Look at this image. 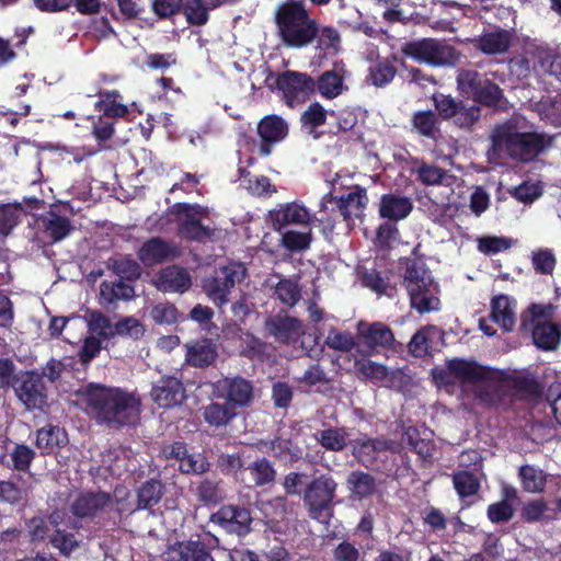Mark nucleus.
<instances>
[{
	"mask_svg": "<svg viewBox=\"0 0 561 561\" xmlns=\"http://www.w3.org/2000/svg\"><path fill=\"white\" fill-rule=\"evenodd\" d=\"M336 489V481L329 474H321L314 478L306 486L304 502L313 518H318L322 512L331 507Z\"/></svg>",
	"mask_w": 561,
	"mask_h": 561,
	"instance_id": "nucleus-12",
	"label": "nucleus"
},
{
	"mask_svg": "<svg viewBox=\"0 0 561 561\" xmlns=\"http://www.w3.org/2000/svg\"><path fill=\"white\" fill-rule=\"evenodd\" d=\"M90 334H96L99 337L107 339L113 336V325L104 313L100 310H88L84 314Z\"/></svg>",
	"mask_w": 561,
	"mask_h": 561,
	"instance_id": "nucleus-44",
	"label": "nucleus"
},
{
	"mask_svg": "<svg viewBox=\"0 0 561 561\" xmlns=\"http://www.w3.org/2000/svg\"><path fill=\"white\" fill-rule=\"evenodd\" d=\"M515 300L507 295H496L491 299V320L505 332L514 330L516 317L514 311Z\"/></svg>",
	"mask_w": 561,
	"mask_h": 561,
	"instance_id": "nucleus-28",
	"label": "nucleus"
},
{
	"mask_svg": "<svg viewBox=\"0 0 561 561\" xmlns=\"http://www.w3.org/2000/svg\"><path fill=\"white\" fill-rule=\"evenodd\" d=\"M328 114L319 102H312L300 116L301 126L308 129L309 134H313L317 128L325 124Z\"/></svg>",
	"mask_w": 561,
	"mask_h": 561,
	"instance_id": "nucleus-45",
	"label": "nucleus"
},
{
	"mask_svg": "<svg viewBox=\"0 0 561 561\" xmlns=\"http://www.w3.org/2000/svg\"><path fill=\"white\" fill-rule=\"evenodd\" d=\"M257 135L261 140L259 153L262 157H267L272 153L274 145L288 135L287 123L278 115H266L257 124Z\"/></svg>",
	"mask_w": 561,
	"mask_h": 561,
	"instance_id": "nucleus-17",
	"label": "nucleus"
},
{
	"mask_svg": "<svg viewBox=\"0 0 561 561\" xmlns=\"http://www.w3.org/2000/svg\"><path fill=\"white\" fill-rule=\"evenodd\" d=\"M16 36L19 39L15 43L0 37V68L12 62L18 57L14 48H20L25 45L27 38L25 30H22L21 33H16Z\"/></svg>",
	"mask_w": 561,
	"mask_h": 561,
	"instance_id": "nucleus-57",
	"label": "nucleus"
},
{
	"mask_svg": "<svg viewBox=\"0 0 561 561\" xmlns=\"http://www.w3.org/2000/svg\"><path fill=\"white\" fill-rule=\"evenodd\" d=\"M454 488L460 497L472 496L478 493L480 483L470 471L460 470L453 476Z\"/></svg>",
	"mask_w": 561,
	"mask_h": 561,
	"instance_id": "nucleus-47",
	"label": "nucleus"
},
{
	"mask_svg": "<svg viewBox=\"0 0 561 561\" xmlns=\"http://www.w3.org/2000/svg\"><path fill=\"white\" fill-rule=\"evenodd\" d=\"M445 333L435 325H426L414 333L407 344V351H439L445 346Z\"/></svg>",
	"mask_w": 561,
	"mask_h": 561,
	"instance_id": "nucleus-29",
	"label": "nucleus"
},
{
	"mask_svg": "<svg viewBox=\"0 0 561 561\" xmlns=\"http://www.w3.org/2000/svg\"><path fill=\"white\" fill-rule=\"evenodd\" d=\"M557 306L552 304H531L520 316V332H528L530 325L537 322H552L556 316Z\"/></svg>",
	"mask_w": 561,
	"mask_h": 561,
	"instance_id": "nucleus-36",
	"label": "nucleus"
},
{
	"mask_svg": "<svg viewBox=\"0 0 561 561\" xmlns=\"http://www.w3.org/2000/svg\"><path fill=\"white\" fill-rule=\"evenodd\" d=\"M456 80L458 90L481 105L497 106L503 99L502 89L485 73L473 69H460Z\"/></svg>",
	"mask_w": 561,
	"mask_h": 561,
	"instance_id": "nucleus-8",
	"label": "nucleus"
},
{
	"mask_svg": "<svg viewBox=\"0 0 561 561\" xmlns=\"http://www.w3.org/2000/svg\"><path fill=\"white\" fill-rule=\"evenodd\" d=\"M306 231H297L294 229H284L278 232L279 245L289 253H302L310 249L313 241L312 230L309 227Z\"/></svg>",
	"mask_w": 561,
	"mask_h": 561,
	"instance_id": "nucleus-35",
	"label": "nucleus"
},
{
	"mask_svg": "<svg viewBox=\"0 0 561 561\" xmlns=\"http://www.w3.org/2000/svg\"><path fill=\"white\" fill-rule=\"evenodd\" d=\"M316 39L318 48L322 50L324 54L337 51L341 43V36L337 30L334 28L333 26L320 27L318 25V34Z\"/></svg>",
	"mask_w": 561,
	"mask_h": 561,
	"instance_id": "nucleus-53",
	"label": "nucleus"
},
{
	"mask_svg": "<svg viewBox=\"0 0 561 561\" xmlns=\"http://www.w3.org/2000/svg\"><path fill=\"white\" fill-rule=\"evenodd\" d=\"M313 436L327 450L341 451L346 446L347 433L344 428L330 427L318 431Z\"/></svg>",
	"mask_w": 561,
	"mask_h": 561,
	"instance_id": "nucleus-40",
	"label": "nucleus"
},
{
	"mask_svg": "<svg viewBox=\"0 0 561 561\" xmlns=\"http://www.w3.org/2000/svg\"><path fill=\"white\" fill-rule=\"evenodd\" d=\"M98 95L100 96V101L96 102L95 107L102 111L105 116L121 118L127 115V106L117 101L122 99L119 91H99Z\"/></svg>",
	"mask_w": 561,
	"mask_h": 561,
	"instance_id": "nucleus-38",
	"label": "nucleus"
},
{
	"mask_svg": "<svg viewBox=\"0 0 561 561\" xmlns=\"http://www.w3.org/2000/svg\"><path fill=\"white\" fill-rule=\"evenodd\" d=\"M25 483L18 485L11 481H0V500L8 503H16L24 499L28 491Z\"/></svg>",
	"mask_w": 561,
	"mask_h": 561,
	"instance_id": "nucleus-62",
	"label": "nucleus"
},
{
	"mask_svg": "<svg viewBox=\"0 0 561 561\" xmlns=\"http://www.w3.org/2000/svg\"><path fill=\"white\" fill-rule=\"evenodd\" d=\"M180 256L179 247L161 237L147 239L137 251L138 260L146 266L152 267Z\"/></svg>",
	"mask_w": 561,
	"mask_h": 561,
	"instance_id": "nucleus-14",
	"label": "nucleus"
},
{
	"mask_svg": "<svg viewBox=\"0 0 561 561\" xmlns=\"http://www.w3.org/2000/svg\"><path fill=\"white\" fill-rule=\"evenodd\" d=\"M108 268L121 278L125 279H137L140 276L139 264L131 259L129 255L121 256L117 259H108Z\"/></svg>",
	"mask_w": 561,
	"mask_h": 561,
	"instance_id": "nucleus-46",
	"label": "nucleus"
},
{
	"mask_svg": "<svg viewBox=\"0 0 561 561\" xmlns=\"http://www.w3.org/2000/svg\"><path fill=\"white\" fill-rule=\"evenodd\" d=\"M522 333L530 334L534 345L541 351H556L561 342V325L554 322H537Z\"/></svg>",
	"mask_w": 561,
	"mask_h": 561,
	"instance_id": "nucleus-27",
	"label": "nucleus"
},
{
	"mask_svg": "<svg viewBox=\"0 0 561 561\" xmlns=\"http://www.w3.org/2000/svg\"><path fill=\"white\" fill-rule=\"evenodd\" d=\"M345 485L351 495L357 500L371 496L377 488L374 476L360 470L351 471L346 478Z\"/></svg>",
	"mask_w": 561,
	"mask_h": 561,
	"instance_id": "nucleus-34",
	"label": "nucleus"
},
{
	"mask_svg": "<svg viewBox=\"0 0 561 561\" xmlns=\"http://www.w3.org/2000/svg\"><path fill=\"white\" fill-rule=\"evenodd\" d=\"M249 471L256 485H265L275 480L276 471L272 463L265 459H257L249 466Z\"/></svg>",
	"mask_w": 561,
	"mask_h": 561,
	"instance_id": "nucleus-51",
	"label": "nucleus"
},
{
	"mask_svg": "<svg viewBox=\"0 0 561 561\" xmlns=\"http://www.w3.org/2000/svg\"><path fill=\"white\" fill-rule=\"evenodd\" d=\"M68 444L66 431L57 425H47L36 433V447L42 454H53Z\"/></svg>",
	"mask_w": 561,
	"mask_h": 561,
	"instance_id": "nucleus-31",
	"label": "nucleus"
},
{
	"mask_svg": "<svg viewBox=\"0 0 561 561\" xmlns=\"http://www.w3.org/2000/svg\"><path fill=\"white\" fill-rule=\"evenodd\" d=\"M513 34L511 31L496 27L492 32H485L476 37L472 43L477 49L485 55H499L506 53L512 46Z\"/></svg>",
	"mask_w": 561,
	"mask_h": 561,
	"instance_id": "nucleus-26",
	"label": "nucleus"
},
{
	"mask_svg": "<svg viewBox=\"0 0 561 561\" xmlns=\"http://www.w3.org/2000/svg\"><path fill=\"white\" fill-rule=\"evenodd\" d=\"M277 35L287 48L311 45L318 34V21L310 15L305 0H284L274 12Z\"/></svg>",
	"mask_w": 561,
	"mask_h": 561,
	"instance_id": "nucleus-3",
	"label": "nucleus"
},
{
	"mask_svg": "<svg viewBox=\"0 0 561 561\" xmlns=\"http://www.w3.org/2000/svg\"><path fill=\"white\" fill-rule=\"evenodd\" d=\"M356 340L369 351H402L403 342L399 341L391 328L380 321H359L356 327Z\"/></svg>",
	"mask_w": 561,
	"mask_h": 561,
	"instance_id": "nucleus-10",
	"label": "nucleus"
},
{
	"mask_svg": "<svg viewBox=\"0 0 561 561\" xmlns=\"http://www.w3.org/2000/svg\"><path fill=\"white\" fill-rule=\"evenodd\" d=\"M197 497L204 504H217L225 499V492L219 482L204 480L196 489Z\"/></svg>",
	"mask_w": 561,
	"mask_h": 561,
	"instance_id": "nucleus-55",
	"label": "nucleus"
},
{
	"mask_svg": "<svg viewBox=\"0 0 561 561\" xmlns=\"http://www.w3.org/2000/svg\"><path fill=\"white\" fill-rule=\"evenodd\" d=\"M397 73L396 67L387 59L378 60L369 69V79L376 87H385L390 83Z\"/></svg>",
	"mask_w": 561,
	"mask_h": 561,
	"instance_id": "nucleus-49",
	"label": "nucleus"
},
{
	"mask_svg": "<svg viewBox=\"0 0 561 561\" xmlns=\"http://www.w3.org/2000/svg\"><path fill=\"white\" fill-rule=\"evenodd\" d=\"M481 117V108L471 104L468 105L463 101L457 108V114L451 118L453 123L462 129H471Z\"/></svg>",
	"mask_w": 561,
	"mask_h": 561,
	"instance_id": "nucleus-48",
	"label": "nucleus"
},
{
	"mask_svg": "<svg viewBox=\"0 0 561 561\" xmlns=\"http://www.w3.org/2000/svg\"><path fill=\"white\" fill-rule=\"evenodd\" d=\"M114 502L105 492L84 493L71 504V512L77 517H95L113 508Z\"/></svg>",
	"mask_w": 561,
	"mask_h": 561,
	"instance_id": "nucleus-21",
	"label": "nucleus"
},
{
	"mask_svg": "<svg viewBox=\"0 0 561 561\" xmlns=\"http://www.w3.org/2000/svg\"><path fill=\"white\" fill-rule=\"evenodd\" d=\"M352 455L364 467L371 466L380 454L387 451L390 443L381 438H371L367 435H360L350 442Z\"/></svg>",
	"mask_w": 561,
	"mask_h": 561,
	"instance_id": "nucleus-22",
	"label": "nucleus"
},
{
	"mask_svg": "<svg viewBox=\"0 0 561 561\" xmlns=\"http://www.w3.org/2000/svg\"><path fill=\"white\" fill-rule=\"evenodd\" d=\"M399 264L404 268L402 284L408 291L411 307L420 314L438 311L439 287L422 257H401Z\"/></svg>",
	"mask_w": 561,
	"mask_h": 561,
	"instance_id": "nucleus-4",
	"label": "nucleus"
},
{
	"mask_svg": "<svg viewBox=\"0 0 561 561\" xmlns=\"http://www.w3.org/2000/svg\"><path fill=\"white\" fill-rule=\"evenodd\" d=\"M214 393L218 399L226 402L236 410L248 405L253 399V387L244 378H224L214 386Z\"/></svg>",
	"mask_w": 561,
	"mask_h": 561,
	"instance_id": "nucleus-15",
	"label": "nucleus"
},
{
	"mask_svg": "<svg viewBox=\"0 0 561 561\" xmlns=\"http://www.w3.org/2000/svg\"><path fill=\"white\" fill-rule=\"evenodd\" d=\"M170 213L174 216L183 215L178 224V232L183 239L205 243L218 238L219 231L216 228L203 225L202 220L196 217L203 213L199 205L175 203L170 207Z\"/></svg>",
	"mask_w": 561,
	"mask_h": 561,
	"instance_id": "nucleus-9",
	"label": "nucleus"
},
{
	"mask_svg": "<svg viewBox=\"0 0 561 561\" xmlns=\"http://www.w3.org/2000/svg\"><path fill=\"white\" fill-rule=\"evenodd\" d=\"M412 130L421 137L436 141L440 137L439 119L431 110L416 111L411 117Z\"/></svg>",
	"mask_w": 561,
	"mask_h": 561,
	"instance_id": "nucleus-33",
	"label": "nucleus"
},
{
	"mask_svg": "<svg viewBox=\"0 0 561 561\" xmlns=\"http://www.w3.org/2000/svg\"><path fill=\"white\" fill-rule=\"evenodd\" d=\"M158 280L161 289L171 293H184L192 285L188 272L184 267L176 265L163 268Z\"/></svg>",
	"mask_w": 561,
	"mask_h": 561,
	"instance_id": "nucleus-32",
	"label": "nucleus"
},
{
	"mask_svg": "<svg viewBox=\"0 0 561 561\" xmlns=\"http://www.w3.org/2000/svg\"><path fill=\"white\" fill-rule=\"evenodd\" d=\"M556 257L550 250H539L533 255V266L536 273L542 275L552 274L556 267Z\"/></svg>",
	"mask_w": 561,
	"mask_h": 561,
	"instance_id": "nucleus-63",
	"label": "nucleus"
},
{
	"mask_svg": "<svg viewBox=\"0 0 561 561\" xmlns=\"http://www.w3.org/2000/svg\"><path fill=\"white\" fill-rule=\"evenodd\" d=\"M15 393L27 409H43L47 403L44 381L38 374L33 371L21 375Z\"/></svg>",
	"mask_w": 561,
	"mask_h": 561,
	"instance_id": "nucleus-16",
	"label": "nucleus"
},
{
	"mask_svg": "<svg viewBox=\"0 0 561 561\" xmlns=\"http://www.w3.org/2000/svg\"><path fill=\"white\" fill-rule=\"evenodd\" d=\"M432 99L437 111L436 115L438 119L443 121H450L457 114V108L462 102L443 93H435Z\"/></svg>",
	"mask_w": 561,
	"mask_h": 561,
	"instance_id": "nucleus-54",
	"label": "nucleus"
},
{
	"mask_svg": "<svg viewBox=\"0 0 561 561\" xmlns=\"http://www.w3.org/2000/svg\"><path fill=\"white\" fill-rule=\"evenodd\" d=\"M413 210V202L410 197L388 193L380 197L378 214L388 221L398 222L405 219Z\"/></svg>",
	"mask_w": 561,
	"mask_h": 561,
	"instance_id": "nucleus-25",
	"label": "nucleus"
},
{
	"mask_svg": "<svg viewBox=\"0 0 561 561\" xmlns=\"http://www.w3.org/2000/svg\"><path fill=\"white\" fill-rule=\"evenodd\" d=\"M432 376L435 383L448 392L459 387L489 405L499 403L510 391L522 398H535L541 392L539 383L531 377L508 375L462 358H453L444 366L435 367Z\"/></svg>",
	"mask_w": 561,
	"mask_h": 561,
	"instance_id": "nucleus-1",
	"label": "nucleus"
},
{
	"mask_svg": "<svg viewBox=\"0 0 561 561\" xmlns=\"http://www.w3.org/2000/svg\"><path fill=\"white\" fill-rule=\"evenodd\" d=\"M417 181L426 186L440 185L443 184L447 171L437 165L421 162L419 168L415 170Z\"/></svg>",
	"mask_w": 561,
	"mask_h": 561,
	"instance_id": "nucleus-52",
	"label": "nucleus"
},
{
	"mask_svg": "<svg viewBox=\"0 0 561 561\" xmlns=\"http://www.w3.org/2000/svg\"><path fill=\"white\" fill-rule=\"evenodd\" d=\"M150 316L156 323L173 324L178 321L179 311L171 302H159L150 311Z\"/></svg>",
	"mask_w": 561,
	"mask_h": 561,
	"instance_id": "nucleus-60",
	"label": "nucleus"
},
{
	"mask_svg": "<svg viewBox=\"0 0 561 561\" xmlns=\"http://www.w3.org/2000/svg\"><path fill=\"white\" fill-rule=\"evenodd\" d=\"M204 420L211 426L228 424L234 416L236 411L226 402H213L203 409Z\"/></svg>",
	"mask_w": 561,
	"mask_h": 561,
	"instance_id": "nucleus-41",
	"label": "nucleus"
},
{
	"mask_svg": "<svg viewBox=\"0 0 561 561\" xmlns=\"http://www.w3.org/2000/svg\"><path fill=\"white\" fill-rule=\"evenodd\" d=\"M264 83L272 92H279L280 100L290 108L308 101L316 91V80L309 73L297 70L279 73L270 70Z\"/></svg>",
	"mask_w": 561,
	"mask_h": 561,
	"instance_id": "nucleus-6",
	"label": "nucleus"
},
{
	"mask_svg": "<svg viewBox=\"0 0 561 561\" xmlns=\"http://www.w3.org/2000/svg\"><path fill=\"white\" fill-rule=\"evenodd\" d=\"M164 561H214L206 545L199 539L178 541L163 552Z\"/></svg>",
	"mask_w": 561,
	"mask_h": 561,
	"instance_id": "nucleus-20",
	"label": "nucleus"
},
{
	"mask_svg": "<svg viewBox=\"0 0 561 561\" xmlns=\"http://www.w3.org/2000/svg\"><path fill=\"white\" fill-rule=\"evenodd\" d=\"M325 343L333 351H352L356 345L355 337L351 332L336 329L329 331Z\"/></svg>",
	"mask_w": 561,
	"mask_h": 561,
	"instance_id": "nucleus-58",
	"label": "nucleus"
},
{
	"mask_svg": "<svg viewBox=\"0 0 561 561\" xmlns=\"http://www.w3.org/2000/svg\"><path fill=\"white\" fill-rule=\"evenodd\" d=\"M210 520L228 533L243 535L249 533L252 517L245 507L224 505L211 515Z\"/></svg>",
	"mask_w": 561,
	"mask_h": 561,
	"instance_id": "nucleus-18",
	"label": "nucleus"
},
{
	"mask_svg": "<svg viewBox=\"0 0 561 561\" xmlns=\"http://www.w3.org/2000/svg\"><path fill=\"white\" fill-rule=\"evenodd\" d=\"M316 89L323 98L332 100L344 91V78L336 70H327L316 81Z\"/></svg>",
	"mask_w": 561,
	"mask_h": 561,
	"instance_id": "nucleus-37",
	"label": "nucleus"
},
{
	"mask_svg": "<svg viewBox=\"0 0 561 561\" xmlns=\"http://www.w3.org/2000/svg\"><path fill=\"white\" fill-rule=\"evenodd\" d=\"M151 8L160 20H164L181 13L183 0H152Z\"/></svg>",
	"mask_w": 561,
	"mask_h": 561,
	"instance_id": "nucleus-64",
	"label": "nucleus"
},
{
	"mask_svg": "<svg viewBox=\"0 0 561 561\" xmlns=\"http://www.w3.org/2000/svg\"><path fill=\"white\" fill-rule=\"evenodd\" d=\"M80 404L99 424L121 428L135 424L140 414V399L121 388L89 385L78 392Z\"/></svg>",
	"mask_w": 561,
	"mask_h": 561,
	"instance_id": "nucleus-2",
	"label": "nucleus"
},
{
	"mask_svg": "<svg viewBox=\"0 0 561 561\" xmlns=\"http://www.w3.org/2000/svg\"><path fill=\"white\" fill-rule=\"evenodd\" d=\"M144 325L137 319L131 317L119 320L115 325H113V335L118 334L138 340L144 335Z\"/></svg>",
	"mask_w": 561,
	"mask_h": 561,
	"instance_id": "nucleus-61",
	"label": "nucleus"
},
{
	"mask_svg": "<svg viewBox=\"0 0 561 561\" xmlns=\"http://www.w3.org/2000/svg\"><path fill=\"white\" fill-rule=\"evenodd\" d=\"M491 138L494 149L505 151L510 158L519 162L535 160L551 142L542 134L520 131L514 121L497 125Z\"/></svg>",
	"mask_w": 561,
	"mask_h": 561,
	"instance_id": "nucleus-5",
	"label": "nucleus"
},
{
	"mask_svg": "<svg viewBox=\"0 0 561 561\" xmlns=\"http://www.w3.org/2000/svg\"><path fill=\"white\" fill-rule=\"evenodd\" d=\"M265 330L275 337L276 341L290 344L296 342L301 333L299 320L289 316H274L265 321Z\"/></svg>",
	"mask_w": 561,
	"mask_h": 561,
	"instance_id": "nucleus-24",
	"label": "nucleus"
},
{
	"mask_svg": "<svg viewBox=\"0 0 561 561\" xmlns=\"http://www.w3.org/2000/svg\"><path fill=\"white\" fill-rule=\"evenodd\" d=\"M179 468L183 473L202 474L208 471L209 463L204 455L199 453L188 454L187 451Z\"/></svg>",
	"mask_w": 561,
	"mask_h": 561,
	"instance_id": "nucleus-59",
	"label": "nucleus"
},
{
	"mask_svg": "<svg viewBox=\"0 0 561 561\" xmlns=\"http://www.w3.org/2000/svg\"><path fill=\"white\" fill-rule=\"evenodd\" d=\"M45 230L53 242H59L73 230V227L69 218L53 214L45 222Z\"/></svg>",
	"mask_w": 561,
	"mask_h": 561,
	"instance_id": "nucleus-50",
	"label": "nucleus"
},
{
	"mask_svg": "<svg viewBox=\"0 0 561 561\" xmlns=\"http://www.w3.org/2000/svg\"><path fill=\"white\" fill-rule=\"evenodd\" d=\"M163 495V484L158 480L145 482L137 492L139 510H148L157 505Z\"/></svg>",
	"mask_w": 561,
	"mask_h": 561,
	"instance_id": "nucleus-42",
	"label": "nucleus"
},
{
	"mask_svg": "<svg viewBox=\"0 0 561 561\" xmlns=\"http://www.w3.org/2000/svg\"><path fill=\"white\" fill-rule=\"evenodd\" d=\"M519 478L526 492L541 493L545 490L547 474L543 470L531 465H525L519 468Z\"/></svg>",
	"mask_w": 561,
	"mask_h": 561,
	"instance_id": "nucleus-39",
	"label": "nucleus"
},
{
	"mask_svg": "<svg viewBox=\"0 0 561 561\" xmlns=\"http://www.w3.org/2000/svg\"><path fill=\"white\" fill-rule=\"evenodd\" d=\"M400 50L403 56L433 67L455 66L460 58L454 46L430 37L405 42Z\"/></svg>",
	"mask_w": 561,
	"mask_h": 561,
	"instance_id": "nucleus-7",
	"label": "nucleus"
},
{
	"mask_svg": "<svg viewBox=\"0 0 561 561\" xmlns=\"http://www.w3.org/2000/svg\"><path fill=\"white\" fill-rule=\"evenodd\" d=\"M151 398L161 408H172L183 402L185 390L178 378L167 377L153 386Z\"/></svg>",
	"mask_w": 561,
	"mask_h": 561,
	"instance_id": "nucleus-23",
	"label": "nucleus"
},
{
	"mask_svg": "<svg viewBox=\"0 0 561 561\" xmlns=\"http://www.w3.org/2000/svg\"><path fill=\"white\" fill-rule=\"evenodd\" d=\"M247 276V268L242 263L231 262L215 270L211 277L205 279L204 289L207 295L220 304L228 301V295L236 284Z\"/></svg>",
	"mask_w": 561,
	"mask_h": 561,
	"instance_id": "nucleus-11",
	"label": "nucleus"
},
{
	"mask_svg": "<svg viewBox=\"0 0 561 561\" xmlns=\"http://www.w3.org/2000/svg\"><path fill=\"white\" fill-rule=\"evenodd\" d=\"M263 454H270L284 463H293L301 457V450L290 439L275 438L270 442L261 440L256 444Z\"/></svg>",
	"mask_w": 561,
	"mask_h": 561,
	"instance_id": "nucleus-30",
	"label": "nucleus"
},
{
	"mask_svg": "<svg viewBox=\"0 0 561 561\" xmlns=\"http://www.w3.org/2000/svg\"><path fill=\"white\" fill-rule=\"evenodd\" d=\"M275 295L283 304L289 307L295 306L301 297L297 283L287 278H282L277 283L275 287Z\"/></svg>",
	"mask_w": 561,
	"mask_h": 561,
	"instance_id": "nucleus-56",
	"label": "nucleus"
},
{
	"mask_svg": "<svg viewBox=\"0 0 561 561\" xmlns=\"http://www.w3.org/2000/svg\"><path fill=\"white\" fill-rule=\"evenodd\" d=\"M209 10L206 0H186L183 1L181 13L185 15L190 25L203 26L209 20Z\"/></svg>",
	"mask_w": 561,
	"mask_h": 561,
	"instance_id": "nucleus-43",
	"label": "nucleus"
},
{
	"mask_svg": "<svg viewBox=\"0 0 561 561\" xmlns=\"http://www.w3.org/2000/svg\"><path fill=\"white\" fill-rule=\"evenodd\" d=\"M268 217L276 232L290 229V226L309 227L313 218L308 208L297 202L279 204L277 208L268 211Z\"/></svg>",
	"mask_w": 561,
	"mask_h": 561,
	"instance_id": "nucleus-13",
	"label": "nucleus"
},
{
	"mask_svg": "<svg viewBox=\"0 0 561 561\" xmlns=\"http://www.w3.org/2000/svg\"><path fill=\"white\" fill-rule=\"evenodd\" d=\"M336 203L339 214L343 217L348 228L355 224V219L364 216V211L368 204L367 191L365 187L356 185L352 192L340 197L331 196Z\"/></svg>",
	"mask_w": 561,
	"mask_h": 561,
	"instance_id": "nucleus-19",
	"label": "nucleus"
}]
</instances>
